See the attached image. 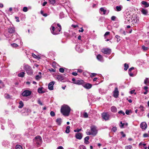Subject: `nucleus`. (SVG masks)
I'll use <instances>...</instances> for the list:
<instances>
[{"label": "nucleus", "mask_w": 149, "mask_h": 149, "mask_svg": "<svg viewBox=\"0 0 149 149\" xmlns=\"http://www.w3.org/2000/svg\"><path fill=\"white\" fill-rule=\"evenodd\" d=\"M70 108L67 105H64L62 106L61 109V113L64 116H68L70 112Z\"/></svg>", "instance_id": "nucleus-1"}, {"label": "nucleus", "mask_w": 149, "mask_h": 149, "mask_svg": "<svg viewBox=\"0 0 149 149\" xmlns=\"http://www.w3.org/2000/svg\"><path fill=\"white\" fill-rule=\"evenodd\" d=\"M91 130H87L86 132L88 135H92L94 136H95L97 133V127L94 125L91 126Z\"/></svg>", "instance_id": "nucleus-2"}, {"label": "nucleus", "mask_w": 149, "mask_h": 149, "mask_svg": "<svg viewBox=\"0 0 149 149\" xmlns=\"http://www.w3.org/2000/svg\"><path fill=\"white\" fill-rule=\"evenodd\" d=\"M24 69L26 71L29 75H31L33 74V71L31 67L28 65H25L24 66Z\"/></svg>", "instance_id": "nucleus-3"}, {"label": "nucleus", "mask_w": 149, "mask_h": 149, "mask_svg": "<svg viewBox=\"0 0 149 149\" xmlns=\"http://www.w3.org/2000/svg\"><path fill=\"white\" fill-rule=\"evenodd\" d=\"M72 81L73 82V83L74 84L78 85H81L83 86L84 83V81L82 79H76L75 78H73L72 79Z\"/></svg>", "instance_id": "nucleus-4"}, {"label": "nucleus", "mask_w": 149, "mask_h": 149, "mask_svg": "<svg viewBox=\"0 0 149 149\" xmlns=\"http://www.w3.org/2000/svg\"><path fill=\"white\" fill-rule=\"evenodd\" d=\"M35 141L36 144L38 145H40L42 142L41 137L38 136L36 137Z\"/></svg>", "instance_id": "nucleus-5"}, {"label": "nucleus", "mask_w": 149, "mask_h": 149, "mask_svg": "<svg viewBox=\"0 0 149 149\" xmlns=\"http://www.w3.org/2000/svg\"><path fill=\"white\" fill-rule=\"evenodd\" d=\"M101 51L104 54H109L111 52V50L109 48H103L101 50Z\"/></svg>", "instance_id": "nucleus-6"}, {"label": "nucleus", "mask_w": 149, "mask_h": 149, "mask_svg": "<svg viewBox=\"0 0 149 149\" xmlns=\"http://www.w3.org/2000/svg\"><path fill=\"white\" fill-rule=\"evenodd\" d=\"M31 93V92L28 90H26L24 91L22 93V95L23 96L27 97L30 96Z\"/></svg>", "instance_id": "nucleus-7"}, {"label": "nucleus", "mask_w": 149, "mask_h": 149, "mask_svg": "<svg viewBox=\"0 0 149 149\" xmlns=\"http://www.w3.org/2000/svg\"><path fill=\"white\" fill-rule=\"evenodd\" d=\"M83 86L86 89H89L92 87V85L90 83H86L84 82V83L83 84Z\"/></svg>", "instance_id": "nucleus-8"}, {"label": "nucleus", "mask_w": 149, "mask_h": 149, "mask_svg": "<svg viewBox=\"0 0 149 149\" xmlns=\"http://www.w3.org/2000/svg\"><path fill=\"white\" fill-rule=\"evenodd\" d=\"M102 118L106 120L109 119V116L106 113H102Z\"/></svg>", "instance_id": "nucleus-9"}, {"label": "nucleus", "mask_w": 149, "mask_h": 149, "mask_svg": "<svg viewBox=\"0 0 149 149\" xmlns=\"http://www.w3.org/2000/svg\"><path fill=\"white\" fill-rule=\"evenodd\" d=\"M113 96L115 98H117L119 95V91L117 87L115 88V90L113 92Z\"/></svg>", "instance_id": "nucleus-10"}, {"label": "nucleus", "mask_w": 149, "mask_h": 149, "mask_svg": "<svg viewBox=\"0 0 149 149\" xmlns=\"http://www.w3.org/2000/svg\"><path fill=\"white\" fill-rule=\"evenodd\" d=\"M55 84V82L52 81L50 82L48 84V88L51 90L53 89V85Z\"/></svg>", "instance_id": "nucleus-11"}, {"label": "nucleus", "mask_w": 149, "mask_h": 149, "mask_svg": "<svg viewBox=\"0 0 149 149\" xmlns=\"http://www.w3.org/2000/svg\"><path fill=\"white\" fill-rule=\"evenodd\" d=\"M52 29L51 30L52 33L54 35H56L59 33V32L58 31H56V28L53 26H52Z\"/></svg>", "instance_id": "nucleus-12"}, {"label": "nucleus", "mask_w": 149, "mask_h": 149, "mask_svg": "<svg viewBox=\"0 0 149 149\" xmlns=\"http://www.w3.org/2000/svg\"><path fill=\"white\" fill-rule=\"evenodd\" d=\"M147 125L145 122H143L140 125V127L142 129L145 130L147 127Z\"/></svg>", "instance_id": "nucleus-13"}, {"label": "nucleus", "mask_w": 149, "mask_h": 149, "mask_svg": "<svg viewBox=\"0 0 149 149\" xmlns=\"http://www.w3.org/2000/svg\"><path fill=\"white\" fill-rule=\"evenodd\" d=\"M75 137L77 139H81L82 137V134L81 133H76L75 134Z\"/></svg>", "instance_id": "nucleus-14"}, {"label": "nucleus", "mask_w": 149, "mask_h": 149, "mask_svg": "<svg viewBox=\"0 0 149 149\" xmlns=\"http://www.w3.org/2000/svg\"><path fill=\"white\" fill-rule=\"evenodd\" d=\"M15 31V29L14 27H11L8 29V32L10 33H13Z\"/></svg>", "instance_id": "nucleus-15"}, {"label": "nucleus", "mask_w": 149, "mask_h": 149, "mask_svg": "<svg viewBox=\"0 0 149 149\" xmlns=\"http://www.w3.org/2000/svg\"><path fill=\"white\" fill-rule=\"evenodd\" d=\"M56 78L58 81H60L63 80L64 78V77L62 75H58Z\"/></svg>", "instance_id": "nucleus-16"}, {"label": "nucleus", "mask_w": 149, "mask_h": 149, "mask_svg": "<svg viewBox=\"0 0 149 149\" xmlns=\"http://www.w3.org/2000/svg\"><path fill=\"white\" fill-rule=\"evenodd\" d=\"M97 59L100 61H102L103 60V57L100 54H98L97 56Z\"/></svg>", "instance_id": "nucleus-17"}, {"label": "nucleus", "mask_w": 149, "mask_h": 149, "mask_svg": "<svg viewBox=\"0 0 149 149\" xmlns=\"http://www.w3.org/2000/svg\"><path fill=\"white\" fill-rule=\"evenodd\" d=\"M56 122L59 125H61V122L62 120L61 118H58L56 119Z\"/></svg>", "instance_id": "nucleus-18"}, {"label": "nucleus", "mask_w": 149, "mask_h": 149, "mask_svg": "<svg viewBox=\"0 0 149 149\" xmlns=\"http://www.w3.org/2000/svg\"><path fill=\"white\" fill-rule=\"evenodd\" d=\"M141 3L142 4L145 5V7H148L149 6V4L146 1H143Z\"/></svg>", "instance_id": "nucleus-19"}, {"label": "nucleus", "mask_w": 149, "mask_h": 149, "mask_svg": "<svg viewBox=\"0 0 149 149\" xmlns=\"http://www.w3.org/2000/svg\"><path fill=\"white\" fill-rule=\"evenodd\" d=\"M122 8H123V7L122 6H116V11H120V10H121L122 9Z\"/></svg>", "instance_id": "nucleus-20"}, {"label": "nucleus", "mask_w": 149, "mask_h": 149, "mask_svg": "<svg viewBox=\"0 0 149 149\" xmlns=\"http://www.w3.org/2000/svg\"><path fill=\"white\" fill-rule=\"evenodd\" d=\"M111 111L113 112H116L117 111L116 108L114 106H112L111 108Z\"/></svg>", "instance_id": "nucleus-21"}, {"label": "nucleus", "mask_w": 149, "mask_h": 149, "mask_svg": "<svg viewBox=\"0 0 149 149\" xmlns=\"http://www.w3.org/2000/svg\"><path fill=\"white\" fill-rule=\"evenodd\" d=\"M141 11L143 14L145 15H146L148 13L147 10L144 9H142Z\"/></svg>", "instance_id": "nucleus-22"}, {"label": "nucleus", "mask_w": 149, "mask_h": 149, "mask_svg": "<svg viewBox=\"0 0 149 149\" xmlns=\"http://www.w3.org/2000/svg\"><path fill=\"white\" fill-rule=\"evenodd\" d=\"M100 10L101 12H103V14L104 15L106 14L107 11V10L103 8L102 7L100 8Z\"/></svg>", "instance_id": "nucleus-23"}, {"label": "nucleus", "mask_w": 149, "mask_h": 149, "mask_svg": "<svg viewBox=\"0 0 149 149\" xmlns=\"http://www.w3.org/2000/svg\"><path fill=\"white\" fill-rule=\"evenodd\" d=\"M19 105L18 106L19 108H22L24 106V104L22 101H20L19 103Z\"/></svg>", "instance_id": "nucleus-24"}, {"label": "nucleus", "mask_w": 149, "mask_h": 149, "mask_svg": "<svg viewBox=\"0 0 149 149\" xmlns=\"http://www.w3.org/2000/svg\"><path fill=\"white\" fill-rule=\"evenodd\" d=\"M38 92L40 93H43L45 92L44 91L42 90V88H40L38 89Z\"/></svg>", "instance_id": "nucleus-25"}, {"label": "nucleus", "mask_w": 149, "mask_h": 149, "mask_svg": "<svg viewBox=\"0 0 149 149\" xmlns=\"http://www.w3.org/2000/svg\"><path fill=\"white\" fill-rule=\"evenodd\" d=\"M24 74L25 73L24 72H22L18 74V76L19 77H23L24 76Z\"/></svg>", "instance_id": "nucleus-26"}, {"label": "nucleus", "mask_w": 149, "mask_h": 149, "mask_svg": "<svg viewBox=\"0 0 149 149\" xmlns=\"http://www.w3.org/2000/svg\"><path fill=\"white\" fill-rule=\"evenodd\" d=\"M57 26H58L59 27V28L58 27H56V30L57 29H58V31L59 33L61 31V25L59 24H57Z\"/></svg>", "instance_id": "nucleus-27"}, {"label": "nucleus", "mask_w": 149, "mask_h": 149, "mask_svg": "<svg viewBox=\"0 0 149 149\" xmlns=\"http://www.w3.org/2000/svg\"><path fill=\"white\" fill-rule=\"evenodd\" d=\"M70 127L69 126H68L67 127L65 130V132L67 133H69L70 132Z\"/></svg>", "instance_id": "nucleus-28"}, {"label": "nucleus", "mask_w": 149, "mask_h": 149, "mask_svg": "<svg viewBox=\"0 0 149 149\" xmlns=\"http://www.w3.org/2000/svg\"><path fill=\"white\" fill-rule=\"evenodd\" d=\"M89 136H86L84 139L85 141L87 142V143H86V144H88L89 143V142L88 141V140L89 139Z\"/></svg>", "instance_id": "nucleus-29"}, {"label": "nucleus", "mask_w": 149, "mask_h": 149, "mask_svg": "<svg viewBox=\"0 0 149 149\" xmlns=\"http://www.w3.org/2000/svg\"><path fill=\"white\" fill-rule=\"evenodd\" d=\"M110 32L109 31L106 32L105 34L104 35V38L106 39L107 38V36H109L110 35Z\"/></svg>", "instance_id": "nucleus-30"}, {"label": "nucleus", "mask_w": 149, "mask_h": 149, "mask_svg": "<svg viewBox=\"0 0 149 149\" xmlns=\"http://www.w3.org/2000/svg\"><path fill=\"white\" fill-rule=\"evenodd\" d=\"M115 37L117 38V42H119L121 40L120 37L118 35H116Z\"/></svg>", "instance_id": "nucleus-31"}, {"label": "nucleus", "mask_w": 149, "mask_h": 149, "mask_svg": "<svg viewBox=\"0 0 149 149\" xmlns=\"http://www.w3.org/2000/svg\"><path fill=\"white\" fill-rule=\"evenodd\" d=\"M15 149H23V148L21 146L19 145H17L16 146Z\"/></svg>", "instance_id": "nucleus-32"}, {"label": "nucleus", "mask_w": 149, "mask_h": 149, "mask_svg": "<svg viewBox=\"0 0 149 149\" xmlns=\"http://www.w3.org/2000/svg\"><path fill=\"white\" fill-rule=\"evenodd\" d=\"M124 70H127L129 68V65L128 64L125 63L124 64Z\"/></svg>", "instance_id": "nucleus-33"}, {"label": "nucleus", "mask_w": 149, "mask_h": 149, "mask_svg": "<svg viewBox=\"0 0 149 149\" xmlns=\"http://www.w3.org/2000/svg\"><path fill=\"white\" fill-rule=\"evenodd\" d=\"M132 148V146L131 145L126 146L125 147V149H131Z\"/></svg>", "instance_id": "nucleus-34"}, {"label": "nucleus", "mask_w": 149, "mask_h": 149, "mask_svg": "<svg viewBox=\"0 0 149 149\" xmlns=\"http://www.w3.org/2000/svg\"><path fill=\"white\" fill-rule=\"evenodd\" d=\"M0 84H1V85L0 86V88H1L2 87H3L4 86V84L3 83L2 81L1 80H0Z\"/></svg>", "instance_id": "nucleus-35"}, {"label": "nucleus", "mask_w": 149, "mask_h": 149, "mask_svg": "<svg viewBox=\"0 0 149 149\" xmlns=\"http://www.w3.org/2000/svg\"><path fill=\"white\" fill-rule=\"evenodd\" d=\"M97 74L95 73H92L91 74L90 77H94L96 76L97 75Z\"/></svg>", "instance_id": "nucleus-36"}, {"label": "nucleus", "mask_w": 149, "mask_h": 149, "mask_svg": "<svg viewBox=\"0 0 149 149\" xmlns=\"http://www.w3.org/2000/svg\"><path fill=\"white\" fill-rule=\"evenodd\" d=\"M59 71L61 73H63L64 71V69L63 68H60L59 69Z\"/></svg>", "instance_id": "nucleus-37"}, {"label": "nucleus", "mask_w": 149, "mask_h": 149, "mask_svg": "<svg viewBox=\"0 0 149 149\" xmlns=\"http://www.w3.org/2000/svg\"><path fill=\"white\" fill-rule=\"evenodd\" d=\"M49 2L52 4H54L55 3V0H49Z\"/></svg>", "instance_id": "nucleus-38"}, {"label": "nucleus", "mask_w": 149, "mask_h": 149, "mask_svg": "<svg viewBox=\"0 0 149 149\" xmlns=\"http://www.w3.org/2000/svg\"><path fill=\"white\" fill-rule=\"evenodd\" d=\"M81 129H77L75 130H74V132H79L81 131Z\"/></svg>", "instance_id": "nucleus-39"}, {"label": "nucleus", "mask_w": 149, "mask_h": 149, "mask_svg": "<svg viewBox=\"0 0 149 149\" xmlns=\"http://www.w3.org/2000/svg\"><path fill=\"white\" fill-rule=\"evenodd\" d=\"M79 148L80 149H86V147L83 145H80L79 146Z\"/></svg>", "instance_id": "nucleus-40"}, {"label": "nucleus", "mask_w": 149, "mask_h": 149, "mask_svg": "<svg viewBox=\"0 0 149 149\" xmlns=\"http://www.w3.org/2000/svg\"><path fill=\"white\" fill-rule=\"evenodd\" d=\"M84 116L85 118H87L88 117V113H86L85 112L84 114Z\"/></svg>", "instance_id": "nucleus-41"}, {"label": "nucleus", "mask_w": 149, "mask_h": 149, "mask_svg": "<svg viewBox=\"0 0 149 149\" xmlns=\"http://www.w3.org/2000/svg\"><path fill=\"white\" fill-rule=\"evenodd\" d=\"M23 11H24V12H27L28 10V9H27V7H24L23 8Z\"/></svg>", "instance_id": "nucleus-42"}, {"label": "nucleus", "mask_w": 149, "mask_h": 149, "mask_svg": "<svg viewBox=\"0 0 149 149\" xmlns=\"http://www.w3.org/2000/svg\"><path fill=\"white\" fill-rule=\"evenodd\" d=\"M117 130V128L116 127H114L112 129V131L115 132H116V131Z\"/></svg>", "instance_id": "nucleus-43"}, {"label": "nucleus", "mask_w": 149, "mask_h": 149, "mask_svg": "<svg viewBox=\"0 0 149 149\" xmlns=\"http://www.w3.org/2000/svg\"><path fill=\"white\" fill-rule=\"evenodd\" d=\"M120 31L121 33L123 34L124 35H125V31H123L122 29H120Z\"/></svg>", "instance_id": "nucleus-44"}, {"label": "nucleus", "mask_w": 149, "mask_h": 149, "mask_svg": "<svg viewBox=\"0 0 149 149\" xmlns=\"http://www.w3.org/2000/svg\"><path fill=\"white\" fill-rule=\"evenodd\" d=\"M11 45L13 47H16L18 46V45L15 43L11 44Z\"/></svg>", "instance_id": "nucleus-45"}, {"label": "nucleus", "mask_w": 149, "mask_h": 149, "mask_svg": "<svg viewBox=\"0 0 149 149\" xmlns=\"http://www.w3.org/2000/svg\"><path fill=\"white\" fill-rule=\"evenodd\" d=\"M120 124L121 125H120V126L121 128H123V126L124 125V123H123L122 122H120Z\"/></svg>", "instance_id": "nucleus-46"}, {"label": "nucleus", "mask_w": 149, "mask_h": 149, "mask_svg": "<svg viewBox=\"0 0 149 149\" xmlns=\"http://www.w3.org/2000/svg\"><path fill=\"white\" fill-rule=\"evenodd\" d=\"M50 115L52 116H55V113L53 111H51V112H50Z\"/></svg>", "instance_id": "nucleus-47"}, {"label": "nucleus", "mask_w": 149, "mask_h": 149, "mask_svg": "<svg viewBox=\"0 0 149 149\" xmlns=\"http://www.w3.org/2000/svg\"><path fill=\"white\" fill-rule=\"evenodd\" d=\"M142 48L143 49L145 50H146L148 49V48L147 47H146L144 46H142Z\"/></svg>", "instance_id": "nucleus-48"}, {"label": "nucleus", "mask_w": 149, "mask_h": 149, "mask_svg": "<svg viewBox=\"0 0 149 149\" xmlns=\"http://www.w3.org/2000/svg\"><path fill=\"white\" fill-rule=\"evenodd\" d=\"M49 70L50 72H55L56 71L53 68H50L49 69Z\"/></svg>", "instance_id": "nucleus-49"}, {"label": "nucleus", "mask_w": 149, "mask_h": 149, "mask_svg": "<svg viewBox=\"0 0 149 149\" xmlns=\"http://www.w3.org/2000/svg\"><path fill=\"white\" fill-rule=\"evenodd\" d=\"M148 78H146L144 80V83L145 84H146L148 83Z\"/></svg>", "instance_id": "nucleus-50"}, {"label": "nucleus", "mask_w": 149, "mask_h": 149, "mask_svg": "<svg viewBox=\"0 0 149 149\" xmlns=\"http://www.w3.org/2000/svg\"><path fill=\"white\" fill-rule=\"evenodd\" d=\"M56 64L55 62H53L52 63V66L53 67H56Z\"/></svg>", "instance_id": "nucleus-51"}, {"label": "nucleus", "mask_w": 149, "mask_h": 149, "mask_svg": "<svg viewBox=\"0 0 149 149\" xmlns=\"http://www.w3.org/2000/svg\"><path fill=\"white\" fill-rule=\"evenodd\" d=\"M116 18V17L115 16H112L111 17V20H113V21H114V20H115Z\"/></svg>", "instance_id": "nucleus-52"}, {"label": "nucleus", "mask_w": 149, "mask_h": 149, "mask_svg": "<svg viewBox=\"0 0 149 149\" xmlns=\"http://www.w3.org/2000/svg\"><path fill=\"white\" fill-rule=\"evenodd\" d=\"M118 113L119 114H122L123 115H125V113L124 112H123L122 111H119L118 112Z\"/></svg>", "instance_id": "nucleus-53"}, {"label": "nucleus", "mask_w": 149, "mask_h": 149, "mask_svg": "<svg viewBox=\"0 0 149 149\" xmlns=\"http://www.w3.org/2000/svg\"><path fill=\"white\" fill-rule=\"evenodd\" d=\"M122 136V137H124L126 135L124 133V132H120Z\"/></svg>", "instance_id": "nucleus-54"}, {"label": "nucleus", "mask_w": 149, "mask_h": 149, "mask_svg": "<svg viewBox=\"0 0 149 149\" xmlns=\"http://www.w3.org/2000/svg\"><path fill=\"white\" fill-rule=\"evenodd\" d=\"M134 69V68L132 67L129 69L128 72H131V71Z\"/></svg>", "instance_id": "nucleus-55"}, {"label": "nucleus", "mask_w": 149, "mask_h": 149, "mask_svg": "<svg viewBox=\"0 0 149 149\" xmlns=\"http://www.w3.org/2000/svg\"><path fill=\"white\" fill-rule=\"evenodd\" d=\"M135 91V90H133L130 91V93L131 94L134 93V94H136V93H134Z\"/></svg>", "instance_id": "nucleus-56"}, {"label": "nucleus", "mask_w": 149, "mask_h": 149, "mask_svg": "<svg viewBox=\"0 0 149 149\" xmlns=\"http://www.w3.org/2000/svg\"><path fill=\"white\" fill-rule=\"evenodd\" d=\"M32 56L35 58H37L38 57L37 56L33 53L32 54Z\"/></svg>", "instance_id": "nucleus-57"}, {"label": "nucleus", "mask_w": 149, "mask_h": 149, "mask_svg": "<svg viewBox=\"0 0 149 149\" xmlns=\"http://www.w3.org/2000/svg\"><path fill=\"white\" fill-rule=\"evenodd\" d=\"M38 103L40 105H42V103L41 102L40 100H39L38 101Z\"/></svg>", "instance_id": "nucleus-58"}, {"label": "nucleus", "mask_w": 149, "mask_h": 149, "mask_svg": "<svg viewBox=\"0 0 149 149\" xmlns=\"http://www.w3.org/2000/svg\"><path fill=\"white\" fill-rule=\"evenodd\" d=\"M148 134L146 133L144 134L143 135V136L144 137H146L148 136Z\"/></svg>", "instance_id": "nucleus-59"}, {"label": "nucleus", "mask_w": 149, "mask_h": 149, "mask_svg": "<svg viewBox=\"0 0 149 149\" xmlns=\"http://www.w3.org/2000/svg\"><path fill=\"white\" fill-rule=\"evenodd\" d=\"M40 77L39 76V75H37L36 77V80H38L40 78Z\"/></svg>", "instance_id": "nucleus-60"}, {"label": "nucleus", "mask_w": 149, "mask_h": 149, "mask_svg": "<svg viewBox=\"0 0 149 149\" xmlns=\"http://www.w3.org/2000/svg\"><path fill=\"white\" fill-rule=\"evenodd\" d=\"M129 72V74L130 76H131V77L133 76L134 74L133 73H131V72Z\"/></svg>", "instance_id": "nucleus-61"}, {"label": "nucleus", "mask_w": 149, "mask_h": 149, "mask_svg": "<svg viewBox=\"0 0 149 149\" xmlns=\"http://www.w3.org/2000/svg\"><path fill=\"white\" fill-rule=\"evenodd\" d=\"M72 74L75 76H76L77 75V73L75 72H72Z\"/></svg>", "instance_id": "nucleus-62"}, {"label": "nucleus", "mask_w": 149, "mask_h": 149, "mask_svg": "<svg viewBox=\"0 0 149 149\" xmlns=\"http://www.w3.org/2000/svg\"><path fill=\"white\" fill-rule=\"evenodd\" d=\"M129 111L128 110H126L125 111V113L127 115H129Z\"/></svg>", "instance_id": "nucleus-63"}, {"label": "nucleus", "mask_w": 149, "mask_h": 149, "mask_svg": "<svg viewBox=\"0 0 149 149\" xmlns=\"http://www.w3.org/2000/svg\"><path fill=\"white\" fill-rule=\"evenodd\" d=\"M57 149H64L63 147L62 146H59L57 147Z\"/></svg>", "instance_id": "nucleus-64"}]
</instances>
